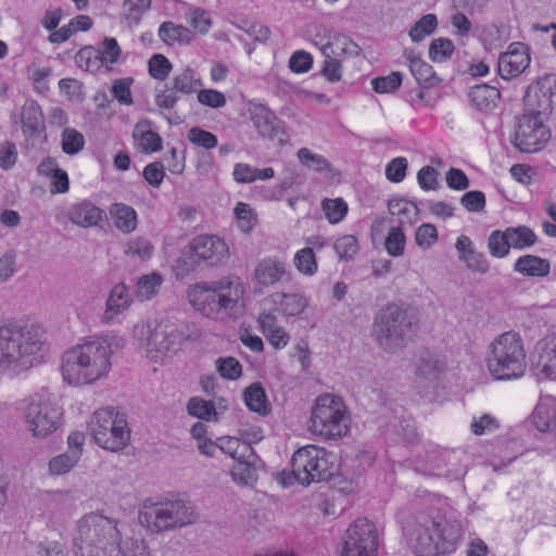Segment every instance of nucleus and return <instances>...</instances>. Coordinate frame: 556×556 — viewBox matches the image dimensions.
Instances as JSON below:
<instances>
[{
	"label": "nucleus",
	"instance_id": "obj_8",
	"mask_svg": "<svg viewBox=\"0 0 556 556\" xmlns=\"http://www.w3.org/2000/svg\"><path fill=\"white\" fill-rule=\"evenodd\" d=\"M490 374L496 380L517 379L527 368L526 351L521 337L514 331L500 334L490 345L486 357Z\"/></svg>",
	"mask_w": 556,
	"mask_h": 556
},
{
	"label": "nucleus",
	"instance_id": "obj_26",
	"mask_svg": "<svg viewBox=\"0 0 556 556\" xmlns=\"http://www.w3.org/2000/svg\"><path fill=\"white\" fill-rule=\"evenodd\" d=\"M131 294L128 287L119 282L115 285L108 298L106 309L103 314V321H111L116 315L122 314L131 303Z\"/></svg>",
	"mask_w": 556,
	"mask_h": 556
},
{
	"label": "nucleus",
	"instance_id": "obj_58",
	"mask_svg": "<svg viewBox=\"0 0 556 556\" xmlns=\"http://www.w3.org/2000/svg\"><path fill=\"white\" fill-rule=\"evenodd\" d=\"M149 74L159 80H165L172 70V64L163 54H154L148 62Z\"/></svg>",
	"mask_w": 556,
	"mask_h": 556
},
{
	"label": "nucleus",
	"instance_id": "obj_43",
	"mask_svg": "<svg viewBox=\"0 0 556 556\" xmlns=\"http://www.w3.org/2000/svg\"><path fill=\"white\" fill-rule=\"evenodd\" d=\"M79 460V452H66L60 454L49 462L51 475L60 476L67 473Z\"/></svg>",
	"mask_w": 556,
	"mask_h": 556
},
{
	"label": "nucleus",
	"instance_id": "obj_52",
	"mask_svg": "<svg viewBox=\"0 0 556 556\" xmlns=\"http://www.w3.org/2000/svg\"><path fill=\"white\" fill-rule=\"evenodd\" d=\"M333 248L341 261H350L358 252V242L354 236L345 235L336 240Z\"/></svg>",
	"mask_w": 556,
	"mask_h": 556
},
{
	"label": "nucleus",
	"instance_id": "obj_31",
	"mask_svg": "<svg viewBox=\"0 0 556 556\" xmlns=\"http://www.w3.org/2000/svg\"><path fill=\"white\" fill-rule=\"evenodd\" d=\"M243 399L248 408L261 416H267L271 412L270 402L260 382H254L245 388Z\"/></svg>",
	"mask_w": 556,
	"mask_h": 556
},
{
	"label": "nucleus",
	"instance_id": "obj_64",
	"mask_svg": "<svg viewBox=\"0 0 556 556\" xmlns=\"http://www.w3.org/2000/svg\"><path fill=\"white\" fill-rule=\"evenodd\" d=\"M312 65L313 58L304 50L295 51L289 59V68L293 73H306L311 70Z\"/></svg>",
	"mask_w": 556,
	"mask_h": 556
},
{
	"label": "nucleus",
	"instance_id": "obj_46",
	"mask_svg": "<svg viewBox=\"0 0 556 556\" xmlns=\"http://www.w3.org/2000/svg\"><path fill=\"white\" fill-rule=\"evenodd\" d=\"M388 208L392 215L402 217L399 222L401 225L404 224L406 220L407 223L412 224V215L417 216L419 211L414 202H408L404 199L390 200L388 203Z\"/></svg>",
	"mask_w": 556,
	"mask_h": 556
},
{
	"label": "nucleus",
	"instance_id": "obj_54",
	"mask_svg": "<svg viewBox=\"0 0 556 556\" xmlns=\"http://www.w3.org/2000/svg\"><path fill=\"white\" fill-rule=\"evenodd\" d=\"M402 84V74L392 72L388 76L376 77L371 80L372 89L377 93H391L400 88Z\"/></svg>",
	"mask_w": 556,
	"mask_h": 556
},
{
	"label": "nucleus",
	"instance_id": "obj_18",
	"mask_svg": "<svg viewBox=\"0 0 556 556\" xmlns=\"http://www.w3.org/2000/svg\"><path fill=\"white\" fill-rule=\"evenodd\" d=\"M531 58L528 46L521 42H513L506 52L498 56V75L509 80L518 77L530 66Z\"/></svg>",
	"mask_w": 556,
	"mask_h": 556
},
{
	"label": "nucleus",
	"instance_id": "obj_17",
	"mask_svg": "<svg viewBox=\"0 0 556 556\" xmlns=\"http://www.w3.org/2000/svg\"><path fill=\"white\" fill-rule=\"evenodd\" d=\"M250 115L253 126L262 138L277 141L279 146L288 143L289 137L283 122L267 105L262 103L251 104Z\"/></svg>",
	"mask_w": 556,
	"mask_h": 556
},
{
	"label": "nucleus",
	"instance_id": "obj_5",
	"mask_svg": "<svg viewBox=\"0 0 556 556\" xmlns=\"http://www.w3.org/2000/svg\"><path fill=\"white\" fill-rule=\"evenodd\" d=\"M116 523L100 514L85 515L73 538L75 556H126L119 545Z\"/></svg>",
	"mask_w": 556,
	"mask_h": 556
},
{
	"label": "nucleus",
	"instance_id": "obj_51",
	"mask_svg": "<svg viewBox=\"0 0 556 556\" xmlns=\"http://www.w3.org/2000/svg\"><path fill=\"white\" fill-rule=\"evenodd\" d=\"M85 144L84 136L76 129L65 128L62 132V150L68 155L77 154Z\"/></svg>",
	"mask_w": 556,
	"mask_h": 556
},
{
	"label": "nucleus",
	"instance_id": "obj_42",
	"mask_svg": "<svg viewBox=\"0 0 556 556\" xmlns=\"http://www.w3.org/2000/svg\"><path fill=\"white\" fill-rule=\"evenodd\" d=\"M295 268L303 275L313 276L317 271V260L313 248L299 250L293 258Z\"/></svg>",
	"mask_w": 556,
	"mask_h": 556
},
{
	"label": "nucleus",
	"instance_id": "obj_61",
	"mask_svg": "<svg viewBox=\"0 0 556 556\" xmlns=\"http://www.w3.org/2000/svg\"><path fill=\"white\" fill-rule=\"evenodd\" d=\"M153 245L142 238L131 240L127 243L126 255L137 256L140 260H148L152 255Z\"/></svg>",
	"mask_w": 556,
	"mask_h": 556
},
{
	"label": "nucleus",
	"instance_id": "obj_39",
	"mask_svg": "<svg viewBox=\"0 0 556 556\" xmlns=\"http://www.w3.org/2000/svg\"><path fill=\"white\" fill-rule=\"evenodd\" d=\"M172 89L175 92L191 94L198 91L202 86L201 79L194 77V72L190 67L185 68L180 74L174 76Z\"/></svg>",
	"mask_w": 556,
	"mask_h": 556
},
{
	"label": "nucleus",
	"instance_id": "obj_53",
	"mask_svg": "<svg viewBox=\"0 0 556 556\" xmlns=\"http://www.w3.org/2000/svg\"><path fill=\"white\" fill-rule=\"evenodd\" d=\"M405 235L400 226L392 227L386 239V250L391 256L397 257L403 255L405 249Z\"/></svg>",
	"mask_w": 556,
	"mask_h": 556
},
{
	"label": "nucleus",
	"instance_id": "obj_57",
	"mask_svg": "<svg viewBox=\"0 0 556 556\" xmlns=\"http://www.w3.org/2000/svg\"><path fill=\"white\" fill-rule=\"evenodd\" d=\"M300 162L316 172H324L329 169L330 163L321 155L313 153L307 148H301L298 151Z\"/></svg>",
	"mask_w": 556,
	"mask_h": 556
},
{
	"label": "nucleus",
	"instance_id": "obj_10",
	"mask_svg": "<svg viewBox=\"0 0 556 556\" xmlns=\"http://www.w3.org/2000/svg\"><path fill=\"white\" fill-rule=\"evenodd\" d=\"M89 429L96 443L111 452L124 450L130 441L126 416L114 407L94 412L89 421Z\"/></svg>",
	"mask_w": 556,
	"mask_h": 556
},
{
	"label": "nucleus",
	"instance_id": "obj_6",
	"mask_svg": "<svg viewBox=\"0 0 556 556\" xmlns=\"http://www.w3.org/2000/svg\"><path fill=\"white\" fill-rule=\"evenodd\" d=\"M418 329L416 312L405 304L388 303L375 315L371 336L387 352L408 344Z\"/></svg>",
	"mask_w": 556,
	"mask_h": 556
},
{
	"label": "nucleus",
	"instance_id": "obj_62",
	"mask_svg": "<svg viewBox=\"0 0 556 556\" xmlns=\"http://www.w3.org/2000/svg\"><path fill=\"white\" fill-rule=\"evenodd\" d=\"M132 84V78H121L116 79L112 86L113 97L124 105L132 104V97L130 91V85Z\"/></svg>",
	"mask_w": 556,
	"mask_h": 556
},
{
	"label": "nucleus",
	"instance_id": "obj_22",
	"mask_svg": "<svg viewBox=\"0 0 556 556\" xmlns=\"http://www.w3.org/2000/svg\"><path fill=\"white\" fill-rule=\"evenodd\" d=\"M105 213L90 201H81L70 206L67 210L68 219L83 228L98 226Z\"/></svg>",
	"mask_w": 556,
	"mask_h": 556
},
{
	"label": "nucleus",
	"instance_id": "obj_15",
	"mask_svg": "<svg viewBox=\"0 0 556 556\" xmlns=\"http://www.w3.org/2000/svg\"><path fill=\"white\" fill-rule=\"evenodd\" d=\"M375 525L366 518L352 523L343 536V556H375L378 549Z\"/></svg>",
	"mask_w": 556,
	"mask_h": 556
},
{
	"label": "nucleus",
	"instance_id": "obj_37",
	"mask_svg": "<svg viewBox=\"0 0 556 556\" xmlns=\"http://www.w3.org/2000/svg\"><path fill=\"white\" fill-rule=\"evenodd\" d=\"M75 62L78 67L91 73L98 72L103 66L98 48L91 46L81 48L75 55Z\"/></svg>",
	"mask_w": 556,
	"mask_h": 556
},
{
	"label": "nucleus",
	"instance_id": "obj_12",
	"mask_svg": "<svg viewBox=\"0 0 556 556\" xmlns=\"http://www.w3.org/2000/svg\"><path fill=\"white\" fill-rule=\"evenodd\" d=\"M197 514L189 501L175 500L156 504L149 510L140 514L142 523L154 532H162L174 528H181L195 521Z\"/></svg>",
	"mask_w": 556,
	"mask_h": 556
},
{
	"label": "nucleus",
	"instance_id": "obj_27",
	"mask_svg": "<svg viewBox=\"0 0 556 556\" xmlns=\"http://www.w3.org/2000/svg\"><path fill=\"white\" fill-rule=\"evenodd\" d=\"M285 274V262L277 257H266L257 264L254 276L261 286L268 287L280 281Z\"/></svg>",
	"mask_w": 556,
	"mask_h": 556
},
{
	"label": "nucleus",
	"instance_id": "obj_56",
	"mask_svg": "<svg viewBox=\"0 0 556 556\" xmlns=\"http://www.w3.org/2000/svg\"><path fill=\"white\" fill-rule=\"evenodd\" d=\"M325 60L320 74L330 83H338L342 78V64L333 54L323 53Z\"/></svg>",
	"mask_w": 556,
	"mask_h": 556
},
{
	"label": "nucleus",
	"instance_id": "obj_36",
	"mask_svg": "<svg viewBox=\"0 0 556 556\" xmlns=\"http://www.w3.org/2000/svg\"><path fill=\"white\" fill-rule=\"evenodd\" d=\"M510 248L523 250L535 244L538 237L528 226L507 227L506 229Z\"/></svg>",
	"mask_w": 556,
	"mask_h": 556
},
{
	"label": "nucleus",
	"instance_id": "obj_49",
	"mask_svg": "<svg viewBox=\"0 0 556 556\" xmlns=\"http://www.w3.org/2000/svg\"><path fill=\"white\" fill-rule=\"evenodd\" d=\"M188 413L203 420H211L216 415L215 406L212 401H205L201 397H191L187 405Z\"/></svg>",
	"mask_w": 556,
	"mask_h": 556
},
{
	"label": "nucleus",
	"instance_id": "obj_30",
	"mask_svg": "<svg viewBox=\"0 0 556 556\" xmlns=\"http://www.w3.org/2000/svg\"><path fill=\"white\" fill-rule=\"evenodd\" d=\"M150 122H139L132 132V137L137 142L138 149L143 153L156 152L162 149V138L161 136L151 130Z\"/></svg>",
	"mask_w": 556,
	"mask_h": 556
},
{
	"label": "nucleus",
	"instance_id": "obj_14",
	"mask_svg": "<svg viewBox=\"0 0 556 556\" xmlns=\"http://www.w3.org/2000/svg\"><path fill=\"white\" fill-rule=\"evenodd\" d=\"M222 282L198 283L188 290L190 304L203 316L208 318H223L227 312L236 306V299L224 293Z\"/></svg>",
	"mask_w": 556,
	"mask_h": 556
},
{
	"label": "nucleus",
	"instance_id": "obj_1",
	"mask_svg": "<svg viewBox=\"0 0 556 556\" xmlns=\"http://www.w3.org/2000/svg\"><path fill=\"white\" fill-rule=\"evenodd\" d=\"M112 339L91 338L63 354L62 375L70 384L92 383L108 375L111 369Z\"/></svg>",
	"mask_w": 556,
	"mask_h": 556
},
{
	"label": "nucleus",
	"instance_id": "obj_35",
	"mask_svg": "<svg viewBox=\"0 0 556 556\" xmlns=\"http://www.w3.org/2000/svg\"><path fill=\"white\" fill-rule=\"evenodd\" d=\"M159 36L161 40L168 46H173L176 42L186 45L192 39L191 31L187 27L175 24L170 21L163 22L161 24L159 28Z\"/></svg>",
	"mask_w": 556,
	"mask_h": 556
},
{
	"label": "nucleus",
	"instance_id": "obj_21",
	"mask_svg": "<svg viewBox=\"0 0 556 556\" xmlns=\"http://www.w3.org/2000/svg\"><path fill=\"white\" fill-rule=\"evenodd\" d=\"M534 374L539 380L556 378V338L540 342Z\"/></svg>",
	"mask_w": 556,
	"mask_h": 556
},
{
	"label": "nucleus",
	"instance_id": "obj_13",
	"mask_svg": "<svg viewBox=\"0 0 556 556\" xmlns=\"http://www.w3.org/2000/svg\"><path fill=\"white\" fill-rule=\"evenodd\" d=\"M62 415V408L50 397L36 394L27 404L25 422L34 437L46 438L61 427Z\"/></svg>",
	"mask_w": 556,
	"mask_h": 556
},
{
	"label": "nucleus",
	"instance_id": "obj_38",
	"mask_svg": "<svg viewBox=\"0 0 556 556\" xmlns=\"http://www.w3.org/2000/svg\"><path fill=\"white\" fill-rule=\"evenodd\" d=\"M163 279L160 274L143 275L137 281L136 295L140 301L152 299L161 288Z\"/></svg>",
	"mask_w": 556,
	"mask_h": 556
},
{
	"label": "nucleus",
	"instance_id": "obj_24",
	"mask_svg": "<svg viewBox=\"0 0 556 556\" xmlns=\"http://www.w3.org/2000/svg\"><path fill=\"white\" fill-rule=\"evenodd\" d=\"M404 58L408 61L412 75L420 87L429 88L439 84L432 66L421 60L412 49L404 50Z\"/></svg>",
	"mask_w": 556,
	"mask_h": 556
},
{
	"label": "nucleus",
	"instance_id": "obj_2",
	"mask_svg": "<svg viewBox=\"0 0 556 556\" xmlns=\"http://www.w3.org/2000/svg\"><path fill=\"white\" fill-rule=\"evenodd\" d=\"M462 535L458 520L430 509L417 515L410 540L418 556H444L456 549Z\"/></svg>",
	"mask_w": 556,
	"mask_h": 556
},
{
	"label": "nucleus",
	"instance_id": "obj_11",
	"mask_svg": "<svg viewBox=\"0 0 556 556\" xmlns=\"http://www.w3.org/2000/svg\"><path fill=\"white\" fill-rule=\"evenodd\" d=\"M311 429L327 439H339L348 432L344 404L331 394L317 397L312 410Z\"/></svg>",
	"mask_w": 556,
	"mask_h": 556
},
{
	"label": "nucleus",
	"instance_id": "obj_16",
	"mask_svg": "<svg viewBox=\"0 0 556 556\" xmlns=\"http://www.w3.org/2000/svg\"><path fill=\"white\" fill-rule=\"evenodd\" d=\"M549 138L551 131L542 117L522 114L516 123L513 144L521 152L532 153L542 150Z\"/></svg>",
	"mask_w": 556,
	"mask_h": 556
},
{
	"label": "nucleus",
	"instance_id": "obj_9",
	"mask_svg": "<svg viewBox=\"0 0 556 556\" xmlns=\"http://www.w3.org/2000/svg\"><path fill=\"white\" fill-rule=\"evenodd\" d=\"M229 258L227 243L217 236L200 235L186 245L176 260L174 269L177 278H184L199 266H219Z\"/></svg>",
	"mask_w": 556,
	"mask_h": 556
},
{
	"label": "nucleus",
	"instance_id": "obj_3",
	"mask_svg": "<svg viewBox=\"0 0 556 556\" xmlns=\"http://www.w3.org/2000/svg\"><path fill=\"white\" fill-rule=\"evenodd\" d=\"M200 336L194 323L170 318H162L154 327L141 323L134 328L135 339L147 348L148 356L154 362L176 353L185 342L195 341Z\"/></svg>",
	"mask_w": 556,
	"mask_h": 556
},
{
	"label": "nucleus",
	"instance_id": "obj_33",
	"mask_svg": "<svg viewBox=\"0 0 556 556\" xmlns=\"http://www.w3.org/2000/svg\"><path fill=\"white\" fill-rule=\"evenodd\" d=\"M321 52L333 54L337 58L358 56L362 53V48L350 37L337 34L332 37L331 41L321 48Z\"/></svg>",
	"mask_w": 556,
	"mask_h": 556
},
{
	"label": "nucleus",
	"instance_id": "obj_20",
	"mask_svg": "<svg viewBox=\"0 0 556 556\" xmlns=\"http://www.w3.org/2000/svg\"><path fill=\"white\" fill-rule=\"evenodd\" d=\"M445 370V362L437 353L422 349L416 359V377L419 383H433Z\"/></svg>",
	"mask_w": 556,
	"mask_h": 556
},
{
	"label": "nucleus",
	"instance_id": "obj_28",
	"mask_svg": "<svg viewBox=\"0 0 556 556\" xmlns=\"http://www.w3.org/2000/svg\"><path fill=\"white\" fill-rule=\"evenodd\" d=\"M500 97L498 89L486 84L471 87L468 93L471 105L484 113L496 108Z\"/></svg>",
	"mask_w": 556,
	"mask_h": 556
},
{
	"label": "nucleus",
	"instance_id": "obj_44",
	"mask_svg": "<svg viewBox=\"0 0 556 556\" xmlns=\"http://www.w3.org/2000/svg\"><path fill=\"white\" fill-rule=\"evenodd\" d=\"M187 139L194 147L204 150H212L218 146V139L213 132L198 126H193L188 130Z\"/></svg>",
	"mask_w": 556,
	"mask_h": 556
},
{
	"label": "nucleus",
	"instance_id": "obj_34",
	"mask_svg": "<svg viewBox=\"0 0 556 556\" xmlns=\"http://www.w3.org/2000/svg\"><path fill=\"white\" fill-rule=\"evenodd\" d=\"M552 406L540 402L533 412V424L541 432H556V403L549 399Z\"/></svg>",
	"mask_w": 556,
	"mask_h": 556
},
{
	"label": "nucleus",
	"instance_id": "obj_25",
	"mask_svg": "<svg viewBox=\"0 0 556 556\" xmlns=\"http://www.w3.org/2000/svg\"><path fill=\"white\" fill-rule=\"evenodd\" d=\"M270 302L276 311L285 316H298L308 305L307 299L300 293L276 292L270 295Z\"/></svg>",
	"mask_w": 556,
	"mask_h": 556
},
{
	"label": "nucleus",
	"instance_id": "obj_50",
	"mask_svg": "<svg viewBox=\"0 0 556 556\" xmlns=\"http://www.w3.org/2000/svg\"><path fill=\"white\" fill-rule=\"evenodd\" d=\"M216 369L223 378L228 380H237L242 375V365L232 356L217 358Z\"/></svg>",
	"mask_w": 556,
	"mask_h": 556
},
{
	"label": "nucleus",
	"instance_id": "obj_19",
	"mask_svg": "<svg viewBox=\"0 0 556 556\" xmlns=\"http://www.w3.org/2000/svg\"><path fill=\"white\" fill-rule=\"evenodd\" d=\"M554 92L551 86L536 84L530 86L523 98L525 113L539 117L547 116L553 111Z\"/></svg>",
	"mask_w": 556,
	"mask_h": 556
},
{
	"label": "nucleus",
	"instance_id": "obj_7",
	"mask_svg": "<svg viewBox=\"0 0 556 556\" xmlns=\"http://www.w3.org/2000/svg\"><path fill=\"white\" fill-rule=\"evenodd\" d=\"M291 475L285 470L279 475L283 485H290L294 480L301 484L330 481L340 469L338 456L325 448L306 445L296 450L291 458Z\"/></svg>",
	"mask_w": 556,
	"mask_h": 556
},
{
	"label": "nucleus",
	"instance_id": "obj_63",
	"mask_svg": "<svg viewBox=\"0 0 556 556\" xmlns=\"http://www.w3.org/2000/svg\"><path fill=\"white\" fill-rule=\"evenodd\" d=\"M438 240V231L432 224L420 225L415 233V241L422 249L430 248Z\"/></svg>",
	"mask_w": 556,
	"mask_h": 556
},
{
	"label": "nucleus",
	"instance_id": "obj_59",
	"mask_svg": "<svg viewBox=\"0 0 556 556\" xmlns=\"http://www.w3.org/2000/svg\"><path fill=\"white\" fill-rule=\"evenodd\" d=\"M407 166V160L403 156L391 160L386 166L387 179L395 184L403 181L406 177Z\"/></svg>",
	"mask_w": 556,
	"mask_h": 556
},
{
	"label": "nucleus",
	"instance_id": "obj_32",
	"mask_svg": "<svg viewBox=\"0 0 556 556\" xmlns=\"http://www.w3.org/2000/svg\"><path fill=\"white\" fill-rule=\"evenodd\" d=\"M110 213L115 227L124 233L132 232L137 227V213L134 207L124 203L111 205Z\"/></svg>",
	"mask_w": 556,
	"mask_h": 556
},
{
	"label": "nucleus",
	"instance_id": "obj_47",
	"mask_svg": "<svg viewBox=\"0 0 556 556\" xmlns=\"http://www.w3.org/2000/svg\"><path fill=\"white\" fill-rule=\"evenodd\" d=\"M403 412L401 406L392 408L394 416L390 419L389 425L396 433L403 435L405 440L410 441L416 437V431L410 420L403 416Z\"/></svg>",
	"mask_w": 556,
	"mask_h": 556
},
{
	"label": "nucleus",
	"instance_id": "obj_40",
	"mask_svg": "<svg viewBox=\"0 0 556 556\" xmlns=\"http://www.w3.org/2000/svg\"><path fill=\"white\" fill-rule=\"evenodd\" d=\"M490 254L496 258H503L509 254L510 244L506 230H493L488 238Z\"/></svg>",
	"mask_w": 556,
	"mask_h": 556
},
{
	"label": "nucleus",
	"instance_id": "obj_29",
	"mask_svg": "<svg viewBox=\"0 0 556 556\" xmlns=\"http://www.w3.org/2000/svg\"><path fill=\"white\" fill-rule=\"evenodd\" d=\"M514 270L528 277H545L551 271V263L546 258L526 254L515 262Z\"/></svg>",
	"mask_w": 556,
	"mask_h": 556
},
{
	"label": "nucleus",
	"instance_id": "obj_60",
	"mask_svg": "<svg viewBox=\"0 0 556 556\" xmlns=\"http://www.w3.org/2000/svg\"><path fill=\"white\" fill-rule=\"evenodd\" d=\"M460 261L464 262L466 267L472 271L486 274L490 269V264L486 256L476 249L469 254L463 255Z\"/></svg>",
	"mask_w": 556,
	"mask_h": 556
},
{
	"label": "nucleus",
	"instance_id": "obj_41",
	"mask_svg": "<svg viewBox=\"0 0 556 556\" xmlns=\"http://www.w3.org/2000/svg\"><path fill=\"white\" fill-rule=\"evenodd\" d=\"M438 26V18L434 14L429 13L418 20L410 28L408 35L414 42L421 41L425 37L434 33Z\"/></svg>",
	"mask_w": 556,
	"mask_h": 556
},
{
	"label": "nucleus",
	"instance_id": "obj_4",
	"mask_svg": "<svg viewBox=\"0 0 556 556\" xmlns=\"http://www.w3.org/2000/svg\"><path fill=\"white\" fill-rule=\"evenodd\" d=\"M42 331L36 326H0V371L21 372L33 367L42 350Z\"/></svg>",
	"mask_w": 556,
	"mask_h": 556
},
{
	"label": "nucleus",
	"instance_id": "obj_48",
	"mask_svg": "<svg viewBox=\"0 0 556 556\" xmlns=\"http://www.w3.org/2000/svg\"><path fill=\"white\" fill-rule=\"evenodd\" d=\"M455 50L453 41L448 38L433 39L429 47V56L433 62H444Z\"/></svg>",
	"mask_w": 556,
	"mask_h": 556
},
{
	"label": "nucleus",
	"instance_id": "obj_23",
	"mask_svg": "<svg viewBox=\"0 0 556 556\" xmlns=\"http://www.w3.org/2000/svg\"><path fill=\"white\" fill-rule=\"evenodd\" d=\"M23 132L28 138L39 136L45 131V117L40 105L35 100H27L21 113Z\"/></svg>",
	"mask_w": 556,
	"mask_h": 556
},
{
	"label": "nucleus",
	"instance_id": "obj_55",
	"mask_svg": "<svg viewBox=\"0 0 556 556\" xmlns=\"http://www.w3.org/2000/svg\"><path fill=\"white\" fill-rule=\"evenodd\" d=\"M235 214L238 226L243 232L248 233L255 227L256 215L249 204L239 202L235 207Z\"/></svg>",
	"mask_w": 556,
	"mask_h": 556
},
{
	"label": "nucleus",
	"instance_id": "obj_45",
	"mask_svg": "<svg viewBox=\"0 0 556 556\" xmlns=\"http://www.w3.org/2000/svg\"><path fill=\"white\" fill-rule=\"evenodd\" d=\"M321 208L330 224L341 222L348 214L349 210L348 204L341 198L324 199L321 201Z\"/></svg>",
	"mask_w": 556,
	"mask_h": 556
}]
</instances>
